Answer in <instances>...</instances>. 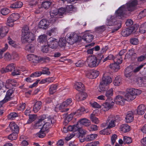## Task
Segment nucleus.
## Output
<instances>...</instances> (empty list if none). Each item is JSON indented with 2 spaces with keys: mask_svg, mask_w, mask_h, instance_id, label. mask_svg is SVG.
I'll use <instances>...</instances> for the list:
<instances>
[{
  "mask_svg": "<svg viewBox=\"0 0 146 146\" xmlns=\"http://www.w3.org/2000/svg\"><path fill=\"white\" fill-rule=\"evenodd\" d=\"M9 128L12 132H18L19 127L13 121L11 122L9 125Z\"/></svg>",
  "mask_w": 146,
  "mask_h": 146,
  "instance_id": "29",
  "label": "nucleus"
},
{
  "mask_svg": "<svg viewBox=\"0 0 146 146\" xmlns=\"http://www.w3.org/2000/svg\"><path fill=\"white\" fill-rule=\"evenodd\" d=\"M58 10L57 9L52 7L50 12V15L51 18H50V22L53 23L59 17H58Z\"/></svg>",
  "mask_w": 146,
  "mask_h": 146,
  "instance_id": "8",
  "label": "nucleus"
},
{
  "mask_svg": "<svg viewBox=\"0 0 146 146\" xmlns=\"http://www.w3.org/2000/svg\"><path fill=\"white\" fill-rule=\"evenodd\" d=\"M75 88L77 90L82 92L84 90V86L81 82H76L74 85Z\"/></svg>",
  "mask_w": 146,
  "mask_h": 146,
  "instance_id": "31",
  "label": "nucleus"
},
{
  "mask_svg": "<svg viewBox=\"0 0 146 146\" xmlns=\"http://www.w3.org/2000/svg\"><path fill=\"white\" fill-rule=\"evenodd\" d=\"M101 60H98L95 56H91L88 58L87 61L89 66L93 68L98 66Z\"/></svg>",
  "mask_w": 146,
  "mask_h": 146,
  "instance_id": "6",
  "label": "nucleus"
},
{
  "mask_svg": "<svg viewBox=\"0 0 146 146\" xmlns=\"http://www.w3.org/2000/svg\"><path fill=\"white\" fill-rule=\"evenodd\" d=\"M110 68L115 71H117L120 68L119 65L115 62L114 64H110Z\"/></svg>",
  "mask_w": 146,
  "mask_h": 146,
  "instance_id": "37",
  "label": "nucleus"
},
{
  "mask_svg": "<svg viewBox=\"0 0 146 146\" xmlns=\"http://www.w3.org/2000/svg\"><path fill=\"white\" fill-rule=\"evenodd\" d=\"M42 102L39 101L36 102L34 106L33 110L35 113L37 112L40 109Z\"/></svg>",
  "mask_w": 146,
  "mask_h": 146,
  "instance_id": "33",
  "label": "nucleus"
},
{
  "mask_svg": "<svg viewBox=\"0 0 146 146\" xmlns=\"http://www.w3.org/2000/svg\"><path fill=\"white\" fill-rule=\"evenodd\" d=\"M72 99L69 98L63 102L61 104L59 107V109L61 110L62 112H65L68 111V109L65 108L72 102Z\"/></svg>",
  "mask_w": 146,
  "mask_h": 146,
  "instance_id": "9",
  "label": "nucleus"
},
{
  "mask_svg": "<svg viewBox=\"0 0 146 146\" xmlns=\"http://www.w3.org/2000/svg\"><path fill=\"white\" fill-rule=\"evenodd\" d=\"M13 92L14 90L13 88L9 89L7 92L4 98L2 100L1 102L5 103L10 101L12 98V96Z\"/></svg>",
  "mask_w": 146,
  "mask_h": 146,
  "instance_id": "13",
  "label": "nucleus"
},
{
  "mask_svg": "<svg viewBox=\"0 0 146 146\" xmlns=\"http://www.w3.org/2000/svg\"><path fill=\"white\" fill-rule=\"evenodd\" d=\"M55 122V121L54 120L52 121H48L44 123V124L41 129H42V130L47 132L48 130L49 129L51 125L54 124Z\"/></svg>",
  "mask_w": 146,
  "mask_h": 146,
  "instance_id": "20",
  "label": "nucleus"
},
{
  "mask_svg": "<svg viewBox=\"0 0 146 146\" xmlns=\"http://www.w3.org/2000/svg\"><path fill=\"white\" fill-rule=\"evenodd\" d=\"M123 142L124 143L129 144L132 142L131 137L127 136H124L123 137Z\"/></svg>",
  "mask_w": 146,
  "mask_h": 146,
  "instance_id": "54",
  "label": "nucleus"
},
{
  "mask_svg": "<svg viewBox=\"0 0 146 146\" xmlns=\"http://www.w3.org/2000/svg\"><path fill=\"white\" fill-rule=\"evenodd\" d=\"M106 23L107 26L116 25L117 27L115 29V31L117 30L121 27V23H117V22L116 21V19L114 16H109L107 18Z\"/></svg>",
  "mask_w": 146,
  "mask_h": 146,
  "instance_id": "5",
  "label": "nucleus"
},
{
  "mask_svg": "<svg viewBox=\"0 0 146 146\" xmlns=\"http://www.w3.org/2000/svg\"><path fill=\"white\" fill-rule=\"evenodd\" d=\"M98 110H96L93 111V113H91L90 116V118L92 122L95 124H98L100 123V120L98 118H97L96 116L97 114V113Z\"/></svg>",
  "mask_w": 146,
  "mask_h": 146,
  "instance_id": "19",
  "label": "nucleus"
},
{
  "mask_svg": "<svg viewBox=\"0 0 146 146\" xmlns=\"http://www.w3.org/2000/svg\"><path fill=\"white\" fill-rule=\"evenodd\" d=\"M119 129L123 132L125 133L130 130V127L127 124H122L120 126Z\"/></svg>",
  "mask_w": 146,
  "mask_h": 146,
  "instance_id": "34",
  "label": "nucleus"
},
{
  "mask_svg": "<svg viewBox=\"0 0 146 146\" xmlns=\"http://www.w3.org/2000/svg\"><path fill=\"white\" fill-rule=\"evenodd\" d=\"M50 23L49 21L46 19H42L39 22L38 27L44 29H46L49 27Z\"/></svg>",
  "mask_w": 146,
  "mask_h": 146,
  "instance_id": "17",
  "label": "nucleus"
},
{
  "mask_svg": "<svg viewBox=\"0 0 146 146\" xmlns=\"http://www.w3.org/2000/svg\"><path fill=\"white\" fill-rule=\"evenodd\" d=\"M114 104L112 100L106 99V102L103 104V108L104 109V111H107L113 106Z\"/></svg>",
  "mask_w": 146,
  "mask_h": 146,
  "instance_id": "15",
  "label": "nucleus"
},
{
  "mask_svg": "<svg viewBox=\"0 0 146 146\" xmlns=\"http://www.w3.org/2000/svg\"><path fill=\"white\" fill-rule=\"evenodd\" d=\"M36 115L35 114L29 115V119L27 121V123L29 124L34 121L36 118Z\"/></svg>",
  "mask_w": 146,
  "mask_h": 146,
  "instance_id": "43",
  "label": "nucleus"
},
{
  "mask_svg": "<svg viewBox=\"0 0 146 146\" xmlns=\"http://www.w3.org/2000/svg\"><path fill=\"white\" fill-rule=\"evenodd\" d=\"M57 32V30L56 28H53L49 30L47 32V34L50 36L51 35H55L56 33Z\"/></svg>",
  "mask_w": 146,
  "mask_h": 146,
  "instance_id": "57",
  "label": "nucleus"
},
{
  "mask_svg": "<svg viewBox=\"0 0 146 146\" xmlns=\"http://www.w3.org/2000/svg\"><path fill=\"white\" fill-rule=\"evenodd\" d=\"M9 10L7 8H4L1 9V14L3 15H5L8 14L10 12Z\"/></svg>",
  "mask_w": 146,
  "mask_h": 146,
  "instance_id": "56",
  "label": "nucleus"
},
{
  "mask_svg": "<svg viewBox=\"0 0 146 146\" xmlns=\"http://www.w3.org/2000/svg\"><path fill=\"white\" fill-rule=\"evenodd\" d=\"M48 45L52 49L57 48L58 42V40L54 38L51 37L48 39Z\"/></svg>",
  "mask_w": 146,
  "mask_h": 146,
  "instance_id": "14",
  "label": "nucleus"
},
{
  "mask_svg": "<svg viewBox=\"0 0 146 146\" xmlns=\"http://www.w3.org/2000/svg\"><path fill=\"white\" fill-rule=\"evenodd\" d=\"M14 21L11 18H9V17L8 18L7 24L9 27H12L13 25Z\"/></svg>",
  "mask_w": 146,
  "mask_h": 146,
  "instance_id": "61",
  "label": "nucleus"
},
{
  "mask_svg": "<svg viewBox=\"0 0 146 146\" xmlns=\"http://www.w3.org/2000/svg\"><path fill=\"white\" fill-rule=\"evenodd\" d=\"M113 60L116 63H117L119 65L121 64L122 62V59L121 57L118 56V55H117L115 58H114Z\"/></svg>",
  "mask_w": 146,
  "mask_h": 146,
  "instance_id": "52",
  "label": "nucleus"
},
{
  "mask_svg": "<svg viewBox=\"0 0 146 146\" xmlns=\"http://www.w3.org/2000/svg\"><path fill=\"white\" fill-rule=\"evenodd\" d=\"M19 17V15L17 13H12L9 16V18H11L14 21L18 19Z\"/></svg>",
  "mask_w": 146,
  "mask_h": 146,
  "instance_id": "48",
  "label": "nucleus"
},
{
  "mask_svg": "<svg viewBox=\"0 0 146 146\" xmlns=\"http://www.w3.org/2000/svg\"><path fill=\"white\" fill-rule=\"evenodd\" d=\"M43 123L41 121H39L38 120L36 123L34 125L33 127L34 128L37 129L38 128H40L41 126Z\"/></svg>",
  "mask_w": 146,
  "mask_h": 146,
  "instance_id": "62",
  "label": "nucleus"
},
{
  "mask_svg": "<svg viewBox=\"0 0 146 146\" xmlns=\"http://www.w3.org/2000/svg\"><path fill=\"white\" fill-rule=\"evenodd\" d=\"M132 91L130 88L127 90V92L125 95V98L126 101H131L135 98L136 97L133 95V92H131Z\"/></svg>",
  "mask_w": 146,
  "mask_h": 146,
  "instance_id": "12",
  "label": "nucleus"
},
{
  "mask_svg": "<svg viewBox=\"0 0 146 146\" xmlns=\"http://www.w3.org/2000/svg\"><path fill=\"white\" fill-rule=\"evenodd\" d=\"M51 5V3L49 1H45L42 3V7L45 9H48Z\"/></svg>",
  "mask_w": 146,
  "mask_h": 146,
  "instance_id": "59",
  "label": "nucleus"
},
{
  "mask_svg": "<svg viewBox=\"0 0 146 146\" xmlns=\"http://www.w3.org/2000/svg\"><path fill=\"white\" fill-rule=\"evenodd\" d=\"M137 3V0H131L125 5L121 6L115 11V15L117 19H121L124 17L126 11H133Z\"/></svg>",
  "mask_w": 146,
  "mask_h": 146,
  "instance_id": "1",
  "label": "nucleus"
},
{
  "mask_svg": "<svg viewBox=\"0 0 146 146\" xmlns=\"http://www.w3.org/2000/svg\"><path fill=\"white\" fill-rule=\"evenodd\" d=\"M12 60L15 61L18 60L19 56L18 54L15 52H13L11 54Z\"/></svg>",
  "mask_w": 146,
  "mask_h": 146,
  "instance_id": "51",
  "label": "nucleus"
},
{
  "mask_svg": "<svg viewBox=\"0 0 146 146\" xmlns=\"http://www.w3.org/2000/svg\"><path fill=\"white\" fill-rule=\"evenodd\" d=\"M18 132H13L8 136V139L11 140L16 139L17 138Z\"/></svg>",
  "mask_w": 146,
  "mask_h": 146,
  "instance_id": "41",
  "label": "nucleus"
},
{
  "mask_svg": "<svg viewBox=\"0 0 146 146\" xmlns=\"http://www.w3.org/2000/svg\"><path fill=\"white\" fill-rule=\"evenodd\" d=\"M11 56V54L9 52H7L4 55V59L7 61L12 60Z\"/></svg>",
  "mask_w": 146,
  "mask_h": 146,
  "instance_id": "53",
  "label": "nucleus"
},
{
  "mask_svg": "<svg viewBox=\"0 0 146 146\" xmlns=\"http://www.w3.org/2000/svg\"><path fill=\"white\" fill-rule=\"evenodd\" d=\"M57 86L55 85H52L50 86L49 91L50 94H53L56 91Z\"/></svg>",
  "mask_w": 146,
  "mask_h": 146,
  "instance_id": "47",
  "label": "nucleus"
},
{
  "mask_svg": "<svg viewBox=\"0 0 146 146\" xmlns=\"http://www.w3.org/2000/svg\"><path fill=\"white\" fill-rule=\"evenodd\" d=\"M120 120V118L118 115L115 116L113 115H109L107 120L106 123L108 124L107 128H110L114 127L115 125V122Z\"/></svg>",
  "mask_w": 146,
  "mask_h": 146,
  "instance_id": "4",
  "label": "nucleus"
},
{
  "mask_svg": "<svg viewBox=\"0 0 146 146\" xmlns=\"http://www.w3.org/2000/svg\"><path fill=\"white\" fill-rule=\"evenodd\" d=\"M139 31L142 33L146 32V22L141 24L139 27Z\"/></svg>",
  "mask_w": 146,
  "mask_h": 146,
  "instance_id": "38",
  "label": "nucleus"
},
{
  "mask_svg": "<svg viewBox=\"0 0 146 146\" xmlns=\"http://www.w3.org/2000/svg\"><path fill=\"white\" fill-rule=\"evenodd\" d=\"M109 73H105L103 75L100 82L99 91L101 92L106 91L109 88V84L112 82L111 78L109 76Z\"/></svg>",
  "mask_w": 146,
  "mask_h": 146,
  "instance_id": "2",
  "label": "nucleus"
},
{
  "mask_svg": "<svg viewBox=\"0 0 146 146\" xmlns=\"http://www.w3.org/2000/svg\"><path fill=\"white\" fill-rule=\"evenodd\" d=\"M133 113L132 111L128 112L125 117V121L127 123H130L133 120Z\"/></svg>",
  "mask_w": 146,
  "mask_h": 146,
  "instance_id": "25",
  "label": "nucleus"
},
{
  "mask_svg": "<svg viewBox=\"0 0 146 146\" xmlns=\"http://www.w3.org/2000/svg\"><path fill=\"white\" fill-rule=\"evenodd\" d=\"M146 64V63H144L134 69H133V72L136 73L138 72Z\"/></svg>",
  "mask_w": 146,
  "mask_h": 146,
  "instance_id": "58",
  "label": "nucleus"
},
{
  "mask_svg": "<svg viewBox=\"0 0 146 146\" xmlns=\"http://www.w3.org/2000/svg\"><path fill=\"white\" fill-rule=\"evenodd\" d=\"M46 132L42 130L41 129L40 131L37 134V136L40 138H42L46 135Z\"/></svg>",
  "mask_w": 146,
  "mask_h": 146,
  "instance_id": "60",
  "label": "nucleus"
},
{
  "mask_svg": "<svg viewBox=\"0 0 146 146\" xmlns=\"http://www.w3.org/2000/svg\"><path fill=\"white\" fill-rule=\"evenodd\" d=\"M58 16L62 15L66 11V9L61 7L58 10Z\"/></svg>",
  "mask_w": 146,
  "mask_h": 146,
  "instance_id": "63",
  "label": "nucleus"
},
{
  "mask_svg": "<svg viewBox=\"0 0 146 146\" xmlns=\"http://www.w3.org/2000/svg\"><path fill=\"white\" fill-rule=\"evenodd\" d=\"M129 88L130 90H132V92H133V95L135 96L136 95H139L141 93V91L140 90L133 88Z\"/></svg>",
  "mask_w": 146,
  "mask_h": 146,
  "instance_id": "49",
  "label": "nucleus"
},
{
  "mask_svg": "<svg viewBox=\"0 0 146 146\" xmlns=\"http://www.w3.org/2000/svg\"><path fill=\"white\" fill-rule=\"evenodd\" d=\"M68 39L70 41L73 43L78 41H80L82 40V37L78 36L77 34L75 33H71L69 36Z\"/></svg>",
  "mask_w": 146,
  "mask_h": 146,
  "instance_id": "11",
  "label": "nucleus"
},
{
  "mask_svg": "<svg viewBox=\"0 0 146 146\" xmlns=\"http://www.w3.org/2000/svg\"><path fill=\"white\" fill-rule=\"evenodd\" d=\"M133 31V28L130 27L126 28L122 31L121 34L123 36H127L129 35Z\"/></svg>",
  "mask_w": 146,
  "mask_h": 146,
  "instance_id": "21",
  "label": "nucleus"
},
{
  "mask_svg": "<svg viewBox=\"0 0 146 146\" xmlns=\"http://www.w3.org/2000/svg\"><path fill=\"white\" fill-rule=\"evenodd\" d=\"M121 79L120 76H116L113 81V83L115 86H119L121 84Z\"/></svg>",
  "mask_w": 146,
  "mask_h": 146,
  "instance_id": "36",
  "label": "nucleus"
},
{
  "mask_svg": "<svg viewBox=\"0 0 146 146\" xmlns=\"http://www.w3.org/2000/svg\"><path fill=\"white\" fill-rule=\"evenodd\" d=\"M78 126H80L79 125H84L86 126H88L91 124L90 120L84 118L81 119L77 123Z\"/></svg>",
  "mask_w": 146,
  "mask_h": 146,
  "instance_id": "24",
  "label": "nucleus"
},
{
  "mask_svg": "<svg viewBox=\"0 0 146 146\" xmlns=\"http://www.w3.org/2000/svg\"><path fill=\"white\" fill-rule=\"evenodd\" d=\"M58 44L60 47H63L65 46L66 44V41L64 38H60L59 39Z\"/></svg>",
  "mask_w": 146,
  "mask_h": 146,
  "instance_id": "46",
  "label": "nucleus"
},
{
  "mask_svg": "<svg viewBox=\"0 0 146 146\" xmlns=\"http://www.w3.org/2000/svg\"><path fill=\"white\" fill-rule=\"evenodd\" d=\"M25 49L30 52H33L35 50L34 45L32 44H29L27 45L25 47Z\"/></svg>",
  "mask_w": 146,
  "mask_h": 146,
  "instance_id": "45",
  "label": "nucleus"
},
{
  "mask_svg": "<svg viewBox=\"0 0 146 146\" xmlns=\"http://www.w3.org/2000/svg\"><path fill=\"white\" fill-rule=\"evenodd\" d=\"M9 44L12 47L14 48H17L18 45L14 40H12L10 37L8 38Z\"/></svg>",
  "mask_w": 146,
  "mask_h": 146,
  "instance_id": "42",
  "label": "nucleus"
},
{
  "mask_svg": "<svg viewBox=\"0 0 146 146\" xmlns=\"http://www.w3.org/2000/svg\"><path fill=\"white\" fill-rule=\"evenodd\" d=\"M98 135L96 134H91L88 135L86 136L85 138L83 139H81L80 140L81 142H83L85 141H90L93 140L95 139L97 137Z\"/></svg>",
  "mask_w": 146,
  "mask_h": 146,
  "instance_id": "23",
  "label": "nucleus"
},
{
  "mask_svg": "<svg viewBox=\"0 0 146 146\" xmlns=\"http://www.w3.org/2000/svg\"><path fill=\"white\" fill-rule=\"evenodd\" d=\"M146 108L145 106L143 104H141L139 106L137 109V114L139 115L143 114L146 111Z\"/></svg>",
  "mask_w": 146,
  "mask_h": 146,
  "instance_id": "27",
  "label": "nucleus"
},
{
  "mask_svg": "<svg viewBox=\"0 0 146 146\" xmlns=\"http://www.w3.org/2000/svg\"><path fill=\"white\" fill-rule=\"evenodd\" d=\"M38 120L42 123H45L47 122L53 121L54 120L52 118H50V117H46V115H43L40 117Z\"/></svg>",
  "mask_w": 146,
  "mask_h": 146,
  "instance_id": "26",
  "label": "nucleus"
},
{
  "mask_svg": "<svg viewBox=\"0 0 146 146\" xmlns=\"http://www.w3.org/2000/svg\"><path fill=\"white\" fill-rule=\"evenodd\" d=\"M85 111L84 107H81L76 111L74 112V114H76L78 116L81 115Z\"/></svg>",
  "mask_w": 146,
  "mask_h": 146,
  "instance_id": "40",
  "label": "nucleus"
},
{
  "mask_svg": "<svg viewBox=\"0 0 146 146\" xmlns=\"http://www.w3.org/2000/svg\"><path fill=\"white\" fill-rule=\"evenodd\" d=\"M93 32H92L89 31H87L84 33L82 37V39L87 42H91L94 39Z\"/></svg>",
  "mask_w": 146,
  "mask_h": 146,
  "instance_id": "7",
  "label": "nucleus"
},
{
  "mask_svg": "<svg viewBox=\"0 0 146 146\" xmlns=\"http://www.w3.org/2000/svg\"><path fill=\"white\" fill-rule=\"evenodd\" d=\"M146 16V9L141 11L138 14L137 18L138 19H141Z\"/></svg>",
  "mask_w": 146,
  "mask_h": 146,
  "instance_id": "55",
  "label": "nucleus"
},
{
  "mask_svg": "<svg viewBox=\"0 0 146 146\" xmlns=\"http://www.w3.org/2000/svg\"><path fill=\"white\" fill-rule=\"evenodd\" d=\"M9 30L7 27H3L0 26V37L5 36L8 33Z\"/></svg>",
  "mask_w": 146,
  "mask_h": 146,
  "instance_id": "32",
  "label": "nucleus"
},
{
  "mask_svg": "<svg viewBox=\"0 0 146 146\" xmlns=\"http://www.w3.org/2000/svg\"><path fill=\"white\" fill-rule=\"evenodd\" d=\"M86 77L90 79H93L97 78L99 74L98 71L96 70H90L86 72Z\"/></svg>",
  "mask_w": 146,
  "mask_h": 146,
  "instance_id": "10",
  "label": "nucleus"
},
{
  "mask_svg": "<svg viewBox=\"0 0 146 146\" xmlns=\"http://www.w3.org/2000/svg\"><path fill=\"white\" fill-rule=\"evenodd\" d=\"M77 130H78L79 131V134L78 137L80 141V140L81 139L85 138V135L86 134L87 131L82 128H80V126H79V128Z\"/></svg>",
  "mask_w": 146,
  "mask_h": 146,
  "instance_id": "28",
  "label": "nucleus"
},
{
  "mask_svg": "<svg viewBox=\"0 0 146 146\" xmlns=\"http://www.w3.org/2000/svg\"><path fill=\"white\" fill-rule=\"evenodd\" d=\"M79 128V126L77 124L76 125H70L67 127L68 131H76L78 130Z\"/></svg>",
  "mask_w": 146,
  "mask_h": 146,
  "instance_id": "39",
  "label": "nucleus"
},
{
  "mask_svg": "<svg viewBox=\"0 0 146 146\" xmlns=\"http://www.w3.org/2000/svg\"><path fill=\"white\" fill-rule=\"evenodd\" d=\"M35 39L34 34L29 32V28L27 26L23 27L22 30L21 40L23 42H30Z\"/></svg>",
  "mask_w": 146,
  "mask_h": 146,
  "instance_id": "3",
  "label": "nucleus"
},
{
  "mask_svg": "<svg viewBox=\"0 0 146 146\" xmlns=\"http://www.w3.org/2000/svg\"><path fill=\"white\" fill-rule=\"evenodd\" d=\"M99 144L98 141H95L94 142L90 143L87 144L85 146H97Z\"/></svg>",
  "mask_w": 146,
  "mask_h": 146,
  "instance_id": "64",
  "label": "nucleus"
},
{
  "mask_svg": "<svg viewBox=\"0 0 146 146\" xmlns=\"http://www.w3.org/2000/svg\"><path fill=\"white\" fill-rule=\"evenodd\" d=\"M133 74V68L132 66H129L126 68L125 70L124 75L127 78H130Z\"/></svg>",
  "mask_w": 146,
  "mask_h": 146,
  "instance_id": "18",
  "label": "nucleus"
},
{
  "mask_svg": "<svg viewBox=\"0 0 146 146\" xmlns=\"http://www.w3.org/2000/svg\"><path fill=\"white\" fill-rule=\"evenodd\" d=\"M37 40L40 43H45L47 40V36L45 34L40 35L38 36Z\"/></svg>",
  "mask_w": 146,
  "mask_h": 146,
  "instance_id": "35",
  "label": "nucleus"
},
{
  "mask_svg": "<svg viewBox=\"0 0 146 146\" xmlns=\"http://www.w3.org/2000/svg\"><path fill=\"white\" fill-rule=\"evenodd\" d=\"M126 101L125 98L120 95H118L115 98V101L117 104L123 105Z\"/></svg>",
  "mask_w": 146,
  "mask_h": 146,
  "instance_id": "22",
  "label": "nucleus"
},
{
  "mask_svg": "<svg viewBox=\"0 0 146 146\" xmlns=\"http://www.w3.org/2000/svg\"><path fill=\"white\" fill-rule=\"evenodd\" d=\"M18 116L17 113L15 112H12L8 115V118L9 119L12 120L15 119Z\"/></svg>",
  "mask_w": 146,
  "mask_h": 146,
  "instance_id": "50",
  "label": "nucleus"
},
{
  "mask_svg": "<svg viewBox=\"0 0 146 146\" xmlns=\"http://www.w3.org/2000/svg\"><path fill=\"white\" fill-rule=\"evenodd\" d=\"M15 66L14 63H11L8 64L5 68H2L1 72L2 73L11 72L15 69Z\"/></svg>",
  "mask_w": 146,
  "mask_h": 146,
  "instance_id": "16",
  "label": "nucleus"
},
{
  "mask_svg": "<svg viewBox=\"0 0 146 146\" xmlns=\"http://www.w3.org/2000/svg\"><path fill=\"white\" fill-rule=\"evenodd\" d=\"M106 91L105 96L107 98V99L112 100L111 97L113 96V94L114 91L113 88H111Z\"/></svg>",
  "mask_w": 146,
  "mask_h": 146,
  "instance_id": "30",
  "label": "nucleus"
},
{
  "mask_svg": "<svg viewBox=\"0 0 146 146\" xmlns=\"http://www.w3.org/2000/svg\"><path fill=\"white\" fill-rule=\"evenodd\" d=\"M8 45L7 44H5V47L2 48L0 49V59L2 58L3 57V53L8 48Z\"/></svg>",
  "mask_w": 146,
  "mask_h": 146,
  "instance_id": "44",
  "label": "nucleus"
}]
</instances>
